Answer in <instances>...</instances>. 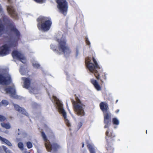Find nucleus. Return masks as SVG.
<instances>
[{"label":"nucleus","mask_w":153,"mask_h":153,"mask_svg":"<svg viewBox=\"0 0 153 153\" xmlns=\"http://www.w3.org/2000/svg\"><path fill=\"white\" fill-rule=\"evenodd\" d=\"M12 82V80L10 76H5L0 74V84L2 85H8Z\"/></svg>","instance_id":"f8f14e48"},{"label":"nucleus","mask_w":153,"mask_h":153,"mask_svg":"<svg viewBox=\"0 0 153 153\" xmlns=\"http://www.w3.org/2000/svg\"><path fill=\"white\" fill-rule=\"evenodd\" d=\"M6 118L3 115L0 114V121L3 122L6 120Z\"/></svg>","instance_id":"a878e982"},{"label":"nucleus","mask_w":153,"mask_h":153,"mask_svg":"<svg viewBox=\"0 0 153 153\" xmlns=\"http://www.w3.org/2000/svg\"><path fill=\"white\" fill-rule=\"evenodd\" d=\"M119 111V109H117V110L115 111V112L116 113H118Z\"/></svg>","instance_id":"72a5a7b5"},{"label":"nucleus","mask_w":153,"mask_h":153,"mask_svg":"<svg viewBox=\"0 0 153 153\" xmlns=\"http://www.w3.org/2000/svg\"><path fill=\"white\" fill-rule=\"evenodd\" d=\"M105 135V138L108 143L106 148L107 150H108L110 149L109 147V143L114 140V138L115 137V135L112 131H110L109 129L106 131Z\"/></svg>","instance_id":"9d476101"},{"label":"nucleus","mask_w":153,"mask_h":153,"mask_svg":"<svg viewBox=\"0 0 153 153\" xmlns=\"http://www.w3.org/2000/svg\"><path fill=\"white\" fill-rule=\"evenodd\" d=\"M37 89L35 88H31L30 89V93L35 94Z\"/></svg>","instance_id":"393cba45"},{"label":"nucleus","mask_w":153,"mask_h":153,"mask_svg":"<svg viewBox=\"0 0 153 153\" xmlns=\"http://www.w3.org/2000/svg\"><path fill=\"white\" fill-rule=\"evenodd\" d=\"M94 64L91 62V60L89 58L86 59L85 64L86 67L90 71L94 74L96 78L101 81V84L104 83L103 80H106V77L105 73L103 72L102 68L99 65L97 61L94 57H92Z\"/></svg>","instance_id":"f03ea898"},{"label":"nucleus","mask_w":153,"mask_h":153,"mask_svg":"<svg viewBox=\"0 0 153 153\" xmlns=\"http://www.w3.org/2000/svg\"><path fill=\"white\" fill-rule=\"evenodd\" d=\"M57 4V7L60 12L64 15H65L67 11L68 3L66 0H56Z\"/></svg>","instance_id":"1a4fd4ad"},{"label":"nucleus","mask_w":153,"mask_h":153,"mask_svg":"<svg viewBox=\"0 0 153 153\" xmlns=\"http://www.w3.org/2000/svg\"><path fill=\"white\" fill-rule=\"evenodd\" d=\"M82 123L81 122H79L77 126V127L78 129H79L82 126Z\"/></svg>","instance_id":"7c9ffc66"},{"label":"nucleus","mask_w":153,"mask_h":153,"mask_svg":"<svg viewBox=\"0 0 153 153\" xmlns=\"http://www.w3.org/2000/svg\"><path fill=\"white\" fill-rule=\"evenodd\" d=\"M41 136L45 142V146L47 150L49 152H56L60 147V145L55 142L51 143L48 140L46 135L44 131L41 132Z\"/></svg>","instance_id":"423d86ee"},{"label":"nucleus","mask_w":153,"mask_h":153,"mask_svg":"<svg viewBox=\"0 0 153 153\" xmlns=\"http://www.w3.org/2000/svg\"><path fill=\"white\" fill-rule=\"evenodd\" d=\"M33 67L36 68H38L40 66V65L39 64L36 63L33 64Z\"/></svg>","instance_id":"cd10ccee"},{"label":"nucleus","mask_w":153,"mask_h":153,"mask_svg":"<svg viewBox=\"0 0 153 153\" xmlns=\"http://www.w3.org/2000/svg\"><path fill=\"white\" fill-rule=\"evenodd\" d=\"M51 48L53 50H54L55 51H56V49L55 48V47L53 45H52V46H51Z\"/></svg>","instance_id":"2f4dec72"},{"label":"nucleus","mask_w":153,"mask_h":153,"mask_svg":"<svg viewBox=\"0 0 153 153\" xmlns=\"http://www.w3.org/2000/svg\"><path fill=\"white\" fill-rule=\"evenodd\" d=\"M87 147L90 153H96L95 149L92 145L90 144H88L87 145Z\"/></svg>","instance_id":"6ab92c4d"},{"label":"nucleus","mask_w":153,"mask_h":153,"mask_svg":"<svg viewBox=\"0 0 153 153\" xmlns=\"http://www.w3.org/2000/svg\"><path fill=\"white\" fill-rule=\"evenodd\" d=\"M58 42L59 51H61L65 54H69L71 53V50L67 44L66 40L61 39L59 41L58 40Z\"/></svg>","instance_id":"6e6552de"},{"label":"nucleus","mask_w":153,"mask_h":153,"mask_svg":"<svg viewBox=\"0 0 153 153\" xmlns=\"http://www.w3.org/2000/svg\"><path fill=\"white\" fill-rule=\"evenodd\" d=\"M1 103L5 105H7L8 104L7 101L5 100H3L1 102Z\"/></svg>","instance_id":"bb28decb"},{"label":"nucleus","mask_w":153,"mask_h":153,"mask_svg":"<svg viewBox=\"0 0 153 153\" xmlns=\"http://www.w3.org/2000/svg\"><path fill=\"white\" fill-rule=\"evenodd\" d=\"M2 11V9L0 5V13Z\"/></svg>","instance_id":"473e14b6"},{"label":"nucleus","mask_w":153,"mask_h":153,"mask_svg":"<svg viewBox=\"0 0 153 153\" xmlns=\"http://www.w3.org/2000/svg\"><path fill=\"white\" fill-rule=\"evenodd\" d=\"M84 143H82V147H84Z\"/></svg>","instance_id":"f704fd0d"},{"label":"nucleus","mask_w":153,"mask_h":153,"mask_svg":"<svg viewBox=\"0 0 153 153\" xmlns=\"http://www.w3.org/2000/svg\"><path fill=\"white\" fill-rule=\"evenodd\" d=\"M37 27L40 30L44 31H48L51 28L52 24L50 18L44 16H39L36 19Z\"/></svg>","instance_id":"7ed1b4c3"},{"label":"nucleus","mask_w":153,"mask_h":153,"mask_svg":"<svg viewBox=\"0 0 153 153\" xmlns=\"http://www.w3.org/2000/svg\"><path fill=\"white\" fill-rule=\"evenodd\" d=\"M35 2L39 3H43L45 1V0H33Z\"/></svg>","instance_id":"c85d7f7f"},{"label":"nucleus","mask_w":153,"mask_h":153,"mask_svg":"<svg viewBox=\"0 0 153 153\" xmlns=\"http://www.w3.org/2000/svg\"><path fill=\"white\" fill-rule=\"evenodd\" d=\"M22 80L24 82V84L23 85V88L28 89L30 86L31 79L29 78L23 77L22 78Z\"/></svg>","instance_id":"2eb2a0df"},{"label":"nucleus","mask_w":153,"mask_h":153,"mask_svg":"<svg viewBox=\"0 0 153 153\" xmlns=\"http://www.w3.org/2000/svg\"><path fill=\"white\" fill-rule=\"evenodd\" d=\"M7 10L11 17L13 18H16L17 17V14L13 7L11 6H8L7 7Z\"/></svg>","instance_id":"dca6fc26"},{"label":"nucleus","mask_w":153,"mask_h":153,"mask_svg":"<svg viewBox=\"0 0 153 153\" xmlns=\"http://www.w3.org/2000/svg\"><path fill=\"white\" fill-rule=\"evenodd\" d=\"M75 99L76 101L73 99L71 100L74 111L78 116L81 117L84 116L85 113L83 107H85V105L81 102L78 97H76Z\"/></svg>","instance_id":"39448f33"},{"label":"nucleus","mask_w":153,"mask_h":153,"mask_svg":"<svg viewBox=\"0 0 153 153\" xmlns=\"http://www.w3.org/2000/svg\"><path fill=\"white\" fill-rule=\"evenodd\" d=\"M1 124L2 127L5 128L6 129H9L11 128L10 125L9 123H1Z\"/></svg>","instance_id":"412c9836"},{"label":"nucleus","mask_w":153,"mask_h":153,"mask_svg":"<svg viewBox=\"0 0 153 153\" xmlns=\"http://www.w3.org/2000/svg\"><path fill=\"white\" fill-rule=\"evenodd\" d=\"M113 123L114 125H118L119 124L118 120L116 118H114L112 119Z\"/></svg>","instance_id":"4be33fe9"},{"label":"nucleus","mask_w":153,"mask_h":153,"mask_svg":"<svg viewBox=\"0 0 153 153\" xmlns=\"http://www.w3.org/2000/svg\"><path fill=\"white\" fill-rule=\"evenodd\" d=\"M4 26L14 34L16 39H19L21 34L19 31L16 28L14 22L6 15L2 16L0 19V37L3 34L4 30Z\"/></svg>","instance_id":"f257e3e1"},{"label":"nucleus","mask_w":153,"mask_h":153,"mask_svg":"<svg viewBox=\"0 0 153 153\" xmlns=\"http://www.w3.org/2000/svg\"><path fill=\"white\" fill-rule=\"evenodd\" d=\"M90 81L91 83L94 85V88L97 90L100 91L101 90V87L97 80L94 79H92Z\"/></svg>","instance_id":"f3484780"},{"label":"nucleus","mask_w":153,"mask_h":153,"mask_svg":"<svg viewBox=\"0 0 153 153\" xmlns=\"http://www.w3.org/2000/svg\"><path fill=\"white\" fill-rule=\"evenodd\" d=\"M53 98L54 100L56 101V103L58 107V109L59 112L62 114L65 120V123L66 125L68 127L71 126V124L69 120L67 118V114L66 112L63 108V105L59 99L57 98L56 97L53 96Z\"/></svg>","instance_id":"0eeeda50"},{"label":"nucleus","mask_w":153,"mask_h":153,"mask_svg":"<svg viewBox=\"0 0 153 153\" xmlns=\"http://www.w3.org/2000/svg\"><path fill=\"white\" fill-rule=\"evenodd\" d=\"M27 148L29 149L31 148L33 146L32 143L30 141L27 142Z\"/></svg>","instance_id":"b1692460"},{"label":"nucleus","mask_w":153,"mask_h":153,"mask_svg":"<svg viewBox=\"0 0 153 153\" xmlns=\"http://www.w3.org/2000/svg\"><path fill=\"white\" fill-rule=\"evenodd\" d=\"M118 101V100H117L116 101V103H117V102Z\"/></svg>","instance_id":"c9c22d12"},{"label":"nucleus","mask_w":153,"mask_h":153,"mask_svg":"<svg viewBox=\"0 0 153 153\" xmlns=\"http://www.w3.org/2000/svg\"><path fill=\"white\" fill-rule=\"evenodd\" d=\"M12 55L13 58H17L23 63H26L25 57L21 53L17 50H13L12 51Z\"/></svg>","instance_id":"ddd939ff"},{"label":"nucleus","mask_w":153,"mask_h":153,"mask_svg":"<svg viewBox=\"0 0 153 153\" xmlns=\"http://www.w3.org/2000/svg\"><path fill=\"white\" fill-rule=\"evenodd\" d=\"M100 109L103 112L104 115V123L105 124L104 126L105 128H108L111 123V114L108 111L109 107L107 103L102 102L100 104Z\"/></svg>","instance_id":"20e7f679"},{"label":"nucleus","mask_w":153,"mask_h":153,"mask_svg":"<svg viewBox=\"0 0 153 153\" xmlns=\"http://www.w3.org/2000/svg\"><path fill=\"white\" fill-rule=\"evenodd\" d=\"M0 140L5 143L7 145L9 146H11L12 144L11 143L6 139L3 138L0 136Z\"/></svg>","instance_id":"aec40b11"},{"label":"nucleus","mask_w":153,"mask_h":153,"mask_svg":"<svg viewBox=\"0 0 153 153\" xmlns=\"http://www.w3.org/2000/svg\"><path fill=\"white\" fill-rule=\"evenodd\" d=\"M18 146L21 150H23L24 149V145L22 142H19L18 144Z\"/></svg>","instance_id":"5701e85b"},{"label":"nucleus","mask_w":153,"mask_h":153,"mask_svg":"<svg viewBox=\"0 0 153 153\" xmlns=\"http://www.w3.org/2000/svg\"><path fill=\"white\" fill-rule=\"evenodd\" d=\"M13 45L11 43L9 46L7 44H4L1 48L0 50V55L4 56L9 53L10 51V48Z\"/></svg>","instance_id":"9b49d317"},{"label":"nucleus","mask_w":153,"mask_h":153,"mask_svg":"<svg viewBox=\"0 0 153 153\" xmlns=\"http://www.w3.org/2000/svg\"><path fill=\"white\" fill-rule=\"evenodd\" d=\"M14 106L15 109L16 111L20 113H21L22 114L26 115L27 113L25 109L20 107L19 105L16 104H15L14 105Z\"/></svg>","instance_id":"a211bd4d"},{"label":"nucleus","mask_w":153,"mask_h":153,"mask_svg":"<svg viewBox=\"0 0 153 153\" xmlns=\"http://www.w3.org/2000/svg\"><path fill=\"white\" fill-rule=\"evenodd\" d=\"M85 42L87 44V45H90V43L89 41L88 40V38H85Z\"/></svg>","instance_id":"c756f323"},{"label":"nucleus","mask_w":153,"mask_h":153,"mask_svg":"<svg viewBox=\"0 0 153 153\" xmlns=\"http://www.w3.org/2000/svg\"><path fill=\"white\" fill-rule=\"evenodd\" d=\"M4 91L7 94H10L11 97L15 99L19 98L18 96L16 95V90L14 86H9L4 89Z\"/></svg>","instance_id":"4468645a"}]
</instances>
